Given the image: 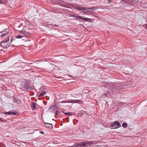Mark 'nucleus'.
Segmentation results:
<instances>
[{"label": "nucleus", "mask_w": 147, "mask_h": 147, "mask_svg": "<svg viewBox=\"0 0 147 147\" xmlns=\"http://www.w3.org/2000/svg\"><path fill=\"white\" fill-rule=\"evenodd\" d=\"M19 23L20 25L19 26V34H22V35L19 34V38H21L24 36H28L30 34L29 31L30 29L27 26L24 27L25 23L24 20H19Z\"/></svg>", "instance_id": "obj_1"}, {"label": "nucleus", "mask_w": 147, "mask_h": 147, "mask_svg": "<svg viewBox=\"0 0 147 147\" xmlns=\"http://www.w3.org/2000/svg\"><path fill=\"white\" fill-rule=\"evenodd\" d=\"M21 86L27 92L33 90L32 87L29 84V82L26 80H24L20 82Z\"/></svg>", "instance_id": "obj_2"}, {"label": "nucleus", "mask_w": 147, "mask_h": 147, "mask_svg": "<svg viewBox=\"0 0 147 147\" xmlns=\"http://www.w3.org/2000/svg\"><path fill=\"white\" fill-rule=\"evenodd\" d=\"M120 87V85L119 86V83H117L115 84L114 85H113L111 87L112 88H111L109 91V93L110 92H114L117 90H119L120 88H119Z\"/></svg>", "instance_id": "obj_3"}, {"label": "nucleus", "mask_w": 147, "mask_h": 147, "mask_svg": "<svg viewBox=\"0 0 147 147\" xmlns=\"http://www.w3.org/2000/svg\"><path fill=\"white\" fill-rule=\"evenodd\" d=\"M121 126L120 123L118 121H115L110 126V127L112 129H117L119 128Z\"/></svg>", "instance_id": "obj_4"}, {"label": "nucleus", "mask_w": 147, "mask_h": 147, "mask_svg": "<svg viewBox=\"0 0 147 147\" xmlns=\"http://www.w3.org/2000/svg\"><path fill=\"white\" fill-rule=\"evenodd\" d=\"M127 4H128L133 6H136V4H138L139 2L136 0H128L126 2Z\"/></svg>", "instance_id": "obj_5"}, {"label": "nucleus", "mask_w": 147, "mask_h": 147, "mask_svg": "<svg viewBox=\"0 0 147 147\" xmlns=\"http://www.w3.org/2000/svg\"><path fill=\"white\" fill-rule=\"evenodd\" d=\"M54 104L55 105L53 106H50L49 107V111L53 112L56 107H59V106L58 104V102L56 103L55 101L54 102Z\"/></svg>", "instance_id": "obj_6"}, {"label": "nucleus", "mask_w": 147, "mask_h": 147, "mask_svg": "<svg viewBox=\"0 0 147 147\" xmlns=\"http://www.w3.org/2000/svg\"><path fill=\"white\" fill-rule=\"evenodd\" d=\"M4 115H16L17 113L13 111V110H11L8 112H3Z\"/></svg>", "instance_id": "obj_7"}, {"label": "nucleus", "mask_w": 147, "mask_h": 147, "mask_svg": "<svg viewBox=\"0 0 147 147\" xmlns=\"http://www.w3.org/2000/svg\"><path fill=\"white\" fill-rule=\"evenodd\" d=\"M1 46L4 48L8 47L10 45L9 44L5 42L4 41H3L1 43Z\"/></svg>", "instance_id": "obj_8"}, {"label": "nucleus", "mask_w": 147, "mask_h": 147, "mask_svg": "<svg viewBox=\"0 0 147 147\" xmlns=\"http://www.w3.org/2000/svg\"><path fill=\"white\" fill-rule=\"evenodd\" d=\"M9 30L8 29L6 28L4 29L3 31L1 32V33H3L2 34L1 36V37H3L5 36L9 33Z\"/></svg>", "instance_id": "obj_9"}, {"label": "nucleus", "mask_w": 147, "mask_h": 147, "mask_svg": "<svg viewBox=\"0 0 147 147\" xmlns=\"http://www.w3.org/2000/svg\"><path fill=\"white\" fill-rule=\"evenodd\" d=\"M75 144L76 147L84 146V142H79V143H76Z\"/></svg>", "instance_id": "obj_10"}, {"label": "nucleus", "mask_w": 147, "mask_h": 147, "mask_svg": "<svg viewBox=\"0 0 147 147\" xmlns=\"http://www.w3.org/2000/svg\"><path fill=\"white\" fill-rule=\"evenodd\" d=\"M76 9L77 10L80 11L86 10L87 9V7H76Z\"/></svg>", "instance_id": "obj_11"}, {"label": "nucleus", "mask_w": 147, "mask_h": 147, "mask_svg": "<svg viewBox=\"0 0 147 147\" xmlns=\"http://www.w3.org/2000/svg\"><path fill=\"white\" fill-rule=\"evenodd\" d=\"M76 18H77L79 19L82 20H84L86 21H87V20L89 19V18H84L83 17L80 16H78V15L77 16Z\"/></svg>", "instance_id": "obj_12"}, {"label": "nucleus", "mask_w": 147, "mask_h": 147, "mask_svg": "<svg viewBox=\"0 0 147 147\" xmlns=\"http://www.w3.org/2000/svg\"><path fill=\"white\" fill-rule=\"evenodd\" d=\"M94 141H89L88 142H84V146H87L90 144H93V142Z\"/></svg>", "instance_id": "obj_13"}, {"label": "nucleus", "mask_w": 147, "mask_h": 147, "mask_svg": "<svg viewBox=\"0 0 147 147\" xmlns=\"http://www.w3.org/2000/svg\"><path fill=\"white\" fill-rule=\"evenodd\" d=\"M31 106L32 110H34L36 107V103L35 102H32L31 104Z\"/></svg>", "instance_id": "obj_14"}, {"label": "nucleus", "mask_w": 147, "mask_h": 147, "mask_svg": "<svg viewBox=\"0 0 147 147\" xmlns=\"http://www.w3.org/2000/svg\"><path fill=\"white\" fill-rule=\"evenodd\" d=\"M45 125L46 127L49 129H51L53 127V125L52 124L45 123Z\"/></svg>", "instance_id": "obj_15"}, {"label": "nucleus", "mask_w": 147, "mask_h": 147, "mask_svg": "<svg viewBox=\"0 0 147 147\" xmlns=\"http://www.w3.org/2000/svg\"><path fill=\"white\" fill-rule=\"evenodd\" d=\"M87 9H86V10L88 11H86V12H90L91 11H88L89 10H93L95 9V7H90V8H88V7H87Z\"/></svg>", "instance_id": "obj_16"}, {"label": "nucleus", "mask_w": 147, "mask_h": 147, "mask_svg": "<svg viewBox=\"0 0 147 147\" xmlns=\"http://www.w3.org/2000/svg\"><path fill=\"white\" fill-rule=\"evenodd\" d=\"M48 25L49 26V27H56L58 26L53 24H48Z\"/></svg>", "instance_id": "obj_17"}, {"label": "nucleus", "mask_w": 147, "mask_h": 147, "mask_svg": "<svg viewBox=\"0 0 147 147\" xmlns=\"http://www.w3.org/2000/svg\"><path fill=\"white\" fill-rule=\"evenodd\" d=\"M61 111L59 110H57L56 111H55V116H57V115L59 113L60 114L61 113Z\"/></svg>", "instance_id": "obj_18"}, {"label": "nucleus", "mask_w": 147, "mask_h": 147, "mask_svg": "<svg viewBox=\"0 0 147 147\" xmlns=\"http://www.w3.org/2000/svg\"><path fill=\"white\" fill-rule=\"evenodd\" d=\"M6 0H0V3L1 4H5L6 3Z\"/></svg>", "instance_id": "obj_19"}, {"label": "nucleus", "mask_w": 147, "mask_h": 147, "mask_svg": "<svg viewBox=\"0 0 147 147\" xmlns=\"http://www.w3.org/2000/svg\"><path fill=\"white\" fill-rule=\"evenodd\" d=\"M122 127L124 128H125L127 126V123H123L122 125Z\"/></svg>", "instance_id": "obj_20"}, {"label": "nucleus", "mask_w": 147, "mask_h": 147, "mask_svg": "<svg viewBox=\"0 0 147 147\" xmlns=\"http://www.w3.org/2000/svg\"><path fill=\"white\" fill-rule=\"evenodd\" d=\"M64 114L66 115H68L69 116H71L72 115L71 113L70 112L66 113H64Z\"/></svg>", "instance_id": "obj_21"}, {"label": "nucleus", "mask_w": 147, "mask_h": 147, "mask_svg": "<svg viewBox=\"0 0 147 147\" xmlns=\"http://www.w3.org/2000/svg\"><path fill=\"white\" fill-rule=\"evenodd\" d=\"M46 93V92H42V93H41L39 95V96L41 97L42 96H43Z\"/></svg>", "instance_id": "obj_22"}, {"label": "nucleus", "mask_w": 147, "mask_h": 147, "mask_svg": "<svg viewBox=\"0 0 147 147\" xmlns=\"http://www.w3.org/2000/svg\"><path fill=\"white\" fill-rule=\"evenodd\" d=\"M81 101L80 100H74V102L76 103H80Z\"/></svg>", "instance_id": "obj_23"}, {"label": "nucleus", "mask_w": 147, "mask_h": 147, "mask_svg": "<svg viewBox=\"0 0 147 147\" xmlns=\"http://www.w3.org/2000/svg\"><path fill=\"white\" fill-rule=\"evenodd\" d=\"M10 37H8V38L5 40H4L3 41H4L6 43H7V42L9 40V38Z\"/></svg>", "instance_id": "obj_24"}, {"label": "nucleus", "mask_w": 147, "mask_h": 147, "mask_svg": "<svg viewBox=\"0 0 147 147\" xmlns=\"http://www.w3.org/2000/svg\"><path fill=\"white\" fill-rule=\"evenodd\" d=\"M78 15H77V14H74L72 15V16L74 17H75L76 18V17Z\"/></svg>", "instance_id": "obj_25"}, {"label": "nucleus", "mask_w": 147, "mask_h": 147, "mask_svg": "<svg viewBox=\"0 0 147 147\" xmlns=\"http://www.w3.org/2000/svg\"><path fill=\"white\" fill-rule=\"evenodd\" d=\"M17 100L18 99L17 98H16L14 100L15 102L16 103H18Z\"/></svg>", "instance_id": "obj_26"}, {"label": "nucleus", "mask_w": 147, "mask_h": 147, "mask_svg": "<svg viewBox=\"0 0 147 147\" xmlns=\"http://www.w3.org/2000/svg\"><path fill=\"white\" fill-rule=\"evenodd\" d=\"M45 89V88H44V87H42L40 88V90H43Z\"/></svg>", "instance_id": "obj_27"}, {"label": "nucleus", "mask_w": 147, "mask_h": 147, "mask_svg": "<svg viewBox=\"0 0 147 147\" xmlns=\"http://www.w3.org/2000/svg\"><path fill=\"white\" fill-rule=\"evenodd\" d=\"M4 119H3L2 118H0V121L1 122H3L4 121Z\"/></svg>", "instance_id": "obj_28"}, {"label": "nucleus", "mask_w": 147, "mask_h": 147, "mask_svg": "<svg viewBox=\"0 0 147 147\" xmlns=\"http://www.w3.org/2000/svg\"><path fill=\"white\" fill-rule=\"evenodd\" d=\"M69 76L70 77L72 78H74V76H72V75H69Z\"/></svg>", "instance_id": "obj_29"}, {"label": "nucleus", "mask_w": 147, "mask_h": 147, "mask_svg": "<svg viewBox=\"0 0 147 147\" xmlns=\"http://www.w3.org/2000/svg\"><path fill=\"white\" fill-rule=\"evenodd\" d=\"M113 0H109L108 1V3H111V2Z\"/></svg>", "instance_id": "obj_30"}, {"label": "nucleus", "mask_w": 147, "mask_h": 147, "mask_svg": "<svg viewBox=\"0 0 147 147\" xmlns=\"http://www.w3.org/2000/svg\"><path fill=\"white\" fill-rule=\"evenodd\" d=\"M40 134H43L44 133V132L43 131H40Z\"/></svg>", "instance_id": "obj_31"}, {"label": "nucleus", "mask_w": 147, "mask_h": 147, "mask_svg": "<svg viewBox=\"0 0 147 147\" xmlns=\"http://www.w3.org/2000/svg\"><path fill=\"white\" fill-rule=\"evenodd\" d=\"M66 102H64V101H61V102H59V103H66Z\"/></svg>", "instance_id": "obj_32"}, {"label": "nucleus", "mask_w": 147, "mask_h": 147, "mask_svg": "<svg viewBox=\"0 0 147 147\" xmlns=\"http://www.w3.org/2000/svg\"><path fill=\"white\" fill-rule=\"evenodd\" d=\"M78 116H81L82 115H81V113H78Z\"/></svg>", "instance_id": "obj_33"}, {"label": "nucleus", "mask_w": 147, "mask_h": 147, "mask_svg": "<svg viewBox=\"0 0 147 147\" xmlns=\"http://www.w3.org/2000/svg\"><path fill=\"white\" fill-rule=\"evenodd\" d=\"M145 28L147 29V24H146V25L145 26Z\"/></svg>", "instance_id": "obj_34"}, {"label": "nucleus", "mask_w": 147, "mask_h": 147, "mask_svg": "<svg viewBox=\"0 0 147 147\" xmlns=\"http://www.w3.org/2000/svg\"><path fill=\"white\" fill-rule=\"evenodd\" d=\"M16 38H18V35L16 36Z\"/></svg>", "instance_id": "obj_35"}, {"label": "nucleus", "mask_w": 147, "mask_h": 147, "mask_svg": "<svg viewBox=\"0 0 147 147\" xmlns=\"http://www.w3.org/2000/svg\"><path fill=\"white\" fill-rule=\"evenodd\" d=\"M62 112L64 114V113H66V112H64V111H62Z\"/></svg>", "instance_id": "obj_36"}, {"label": "nucleus", "mask_w": 147, "mask_h": 147, "mask_svg": "<svg viewBox=\"0 0 147 147\" xmlns=\"http://www.w3.org/2000/svg\"><path fill=\"white\" fill-rule=\"evenodd\" d=\"M22 63H19V65H20Z\"/></svg>", "instance_id": "obj_37"}, {"label": "nucleus", "mask_w": 147, "mask_h": 147, "mask_svg": "<svg viewBox=\"0 0 147 147\" xmlns=\"http://www.w3.org/2000/svg\"><path fill=\"white\" fill-rule=\"evenodd\" d=\"M58 105L59 106V107H60V105L59 104L60 103H59H59L58 102Z\"/></svg>", "instance_id": "obj_38"}, {"label": "nucleus", "mask_w": 147, "mask_h": 147, "mask_svg": "<svg viewBox=\"0 0 147 147\" xmlns=\"http://www.w3.org/2000/svg\"><path fill=\"white\" fill-rule=\"evenodd\" d=\"M54 109V108H52V109Z\"/></svg>", "instance_id": "obj_39"}, {"label": "nucleus", "mask_w": 147, "mask_h": 147, "mask_svg": "<svg viewBox=\"0 0 147 147\" xmlns=\"http://www.w3.org/2000/svg\"><path fill=\"white\" fill-rule=\"evenodd\" d=\"M22 89V88H20V89Z\"/></svg>", "instance_id": "obj_40"}]
</instances>
